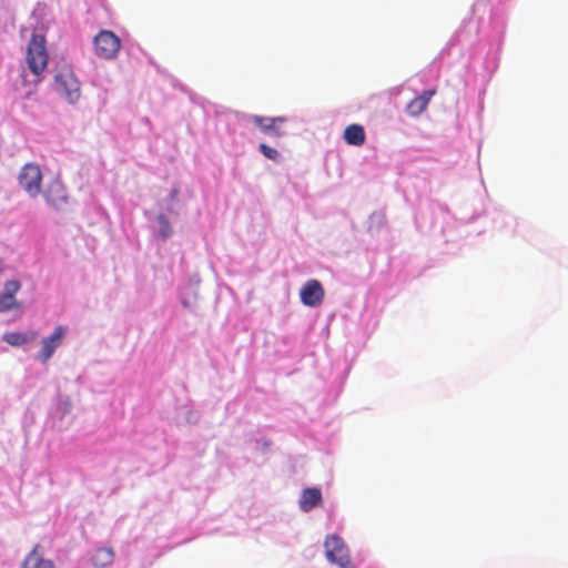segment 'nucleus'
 Wrapping results in <instances>:
<instances>
[{"label":"nucleus","mask_w":568,"mask_h":568,"mask_svg":"<svg viewBox=\"0 0 568 568\" xmlns=\"http://www.w3.org/2000/svg\"><path fill=\"white\" fill-rule=\"evenodd\" d=\"M48 58L45 38L42 34H33L28 44L26 60L29 70L36 77L34 83L40 82L39 77L47 68Z\"/></svg>","instance_id":"nucleus-1"},{"label":"nucleus","mask_w":568,"mask_h":568,"mask_svg":"<svg viewBox=\"0 0 568 568\" xmlns=\"http://www.w3.org/2000/svg\"><path fill=\"white\" fill-rule=\"evenodd\" d=\"M54 90L68 102L74 103L80 99V83L73 71L68 68H61L54 77Z\"/></svg>","instance_id":"nucleus-2"},{"label":"nucleus","mask_w":568,"mask_h":568,"mask_svg":"<svg viewBox=\"0 0 568 568\" xmlns=\"http://www.w3.org/2000/svg\"><path fill=\"white\" fill-rule=\"evenodd\" d=\"M42 172L38 164L26 163L19 174V186L32 199L41 193Z\"/></svg>","instance_id":"nucleus-3"},{"label":"nucleus","mask_w":568,"mask_h":568,"mask_svg":"<svg viewBox=\"0 0 568 568\" xmlns=\"http://www.w3.org/2000/svg\"><path fill=\"white\" fill-rule=\"evenodd\" d=\"M325 555L329 562L339 568H355L349 559L348 548L337 535H328L324 542Z\"/></svg>","instance_id":"nucleus-4"},{"label":"nucleus","mask_w":568,"mask_h":568,"mask_svg":"<svg viewBox=\"0 0 568 568\" xmlns=\"http://www.w3.org/2000/svg\"><path fill=\"white\" fill-rule=\"evenodd\" d=\"M95 54L101 59H112L120 50V39L109 30L100 31L93 40Z\"/></svg>","instance_id":"nucleus-5"},{"label":"nucleus","mask_w":568,"mask_h":568,"mask_svg":"<svg viewBox=\"0 0 568 568\" xmlns=\"http://www.w3.org/2000/svg\"><path fill=\"white\" fill-rule=\"evenodd\" d=\"M250 120L261 130V132L270 138L280 139L286 135L285 116H260L251 115Z\"/></svg>","instance_id":"nucleus-6"},{"label":"nucleus","mask_w":568,"mask_h":568,"mask_svg":"<svg viewBox=\"0 0 568 568\" xmlns=\"http://www.w3.org/2000/svg\"><path fill=\"white\" fill-rule=\"evenodd\" d=\"M68 333V328L63 325H58L54 327L53 333L41 339V349L39 351L37 357L43 364H45L54 354L55 349L61 346Z\"/></svg>","instance_id":"nucleus-7"},{"label":"nucleus","mask_w":568,"mask_h":568,"mask_svg":"<svg viewBox=\"0 0 568 568\" xmlns=\"http://www.w3.org/2000/svg\"><path fill=\"white\" fill-rule=\"evenodd\" d=\"M43 197L51 207L58 211L63 210L69 203L67 189L58 179H53L47 184Z\"/></svg>","instance_id":"nucleus-8"},{"label":"nucleus","mask_w":568,"mask_h":568,"mask_svg":"<svg viewBox=\"0 0 568 568\" xmlns=\"http://www.w3.org/2000/svg\"><path fill=\"white\" fill-rule=\"evenodd\" d=\"M300 297L301 302L306 306H320L324 300V288L317 280H310L302 287Z\"/></svg>","instance_id":"nucleus-9"},{"label":"nucleus","mask_w":568,"mask_h":568,"mask_svg":"<svg viewBox=\"0 0 568 568\" xmlns=\"http://www.w3.org/2000/svg\"><path fill=\"white\" fill-rule=\"evenodd\" d=\"M436 89L425 90L419 95L409 101L405 108L408 115L416 118L420 115L428 106L432 98L436 94Z\"/></svg>","instance_id":"nucleus-10"},{"label":"nucleus","mask_w":568,"mask_h":568,"mask_svg":"<svg viewBox=\"0 0 568 568\" xmlns=\"http://www.w3.org/2000/svg\"><path fill=\"white\" fill-rule=\"evenodd\" d=\"M323 501L322 493L318 488H305L303 489L300 498L301 510L308 513Z\"/></svg>","instance_id":"nucleus-11"},{"label":"nucleus","mask_w":568,"mask_h":568,"mask_svg":"<svg viewBox=\"0 0 568 568\" xmlns=\"http://www.w3.org/2000/svg\"><path fill=\"white\" fill-rule=\"evenodd\" d=\"M343 138L348 145L361 146L365 143L366 134L359 124H351L345 128Z\"/></svg>","instance_id":"nucleus-12"},{"label":"nucleus","mask_w":568,"mask_h":568,"mask_svg":"<svg viewBox=\"0 0 568 568\" xmlns=\"http://www.w3.org/2000/svg\"><path fill=\"white\" fill-rule=\"evenodd\" d=\"M38 337L37 332L23 333V332H7L2 338L6 343L11 346H21L26 343L33 341Z\"/></svg>","instance_id":"nucleus-13"},{"label":"nucleus","mask_w":568,"mask_h":568,"mask_svg":"<svg viewBox=\"0 0 568 568\" xmlns=\"http://www.w3.org/2000/svg\"><path fill=\"white\" fill-rule=\"evenodd\" d=\"M92 564L95 568H104L108 565H111L114 560V551L110 547H100L97 548L94 554L92 555Z\"/></svg>","instance_id":"nucleus-14"},{"label":"nucleus","mask_w":568,"mask_h":568,"mask_svg":"<svg viewBox=\"0 0 568 568\" xmlns=\"http://www.w3.org/2000/svg\"><path fill=\"white\" fill-rule=\"evenodd\" d=\"M21 568H54V564L50 559L42 558L37 547L26 557Z\"/></svg>","instance_id":"nucleus-15"},{"label":"nucleus","mask_w":568,"mask_h":568,"mask_svg":"<svg viewBox=\"0 0 568 568\" xmlns=\"http://www.w3.org/2000/svg\"><path fill=\"white\" fill-rule=\"evenodd\" d=\"M158 222V232L161 239H166L171 235L172 230L169 223V220L165 215L160 214L156 219Z\"/></svg>","instance_id":"nucleus-16"},{"label":"nucleus","mask_w":568,"mask_h":568,"mask_svg":"<svg viewBox=\"0 0 568 568\" xmlns=\"http://www.w3.org/2000/svg\"><path fill=\"white\" fill-rule=\"evenodd\" d=\"M19 303L16 297L6 295L3 293L0 294V313L10 311L12 308H17Z\"/></svg>","instance_id":"nucleus-17"},{"label":"nucleus","mask_w":568,"mask_h":568,"mask_svg":"<svg viewBox=\"0 0 568 568\" xmlns=\"http://www.w3.org/2000/svg\"><path fill=\"white\" fill-rule=\"evenodd\" d=\"M260 151L265 158L270 160L277 161L280 158V153L277 152V150L265 143L260 144Z\"/></svg>","instance_id":"nucleus-18"},{"label":"nucleus","mask_w":568,"mask_h":568,"mask_svg":"<svg viewBox=\"0 0 568 568\" xmlns=\"http://www.w3.org/2000/svg\"><path fill=\"white\" fill-rule=\"evenodd\" d=\"M21 284L19 281H8L4 284L3 294L14 297L17 292L20 290Z\"/></svg>","instance_id":"nucleus-19"},{"label":"nucleus","mask_w":568,"mask_h":568,"mask_svg":"<svg viewBox=\"0 0 568 568\" xmlns=\"http://www.w3.org/2000/svg\"><path fill=\"white\" fill-rule=\"evenodd\" d=\"M176 196H178V191L174 189V190H172V191H171V193H170V197H171V200L173 201V200H175V199H176Z\"/></svg>","instance_id":"nucleus-20"}]
</instances>
